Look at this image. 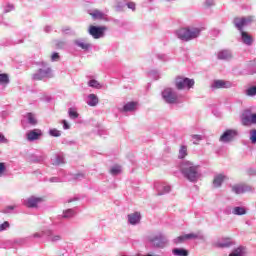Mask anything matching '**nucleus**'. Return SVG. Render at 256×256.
Segmentation results:
<instances>
[{
  "label": "nucleus",
  "instance_id": "nucleus-11",
  "mask_svg": "<svg viewBox=\"0 0 256 256\" xmlns=\"http://www.w3.org/2000/svg\"><path fill=\"white\" fill-rule=\"evenodd\" d=\"M253 113L251 111L246 110L242 114V125L249 127V125H253Z\"/></svg>",
  "mask_w": 256,
  "mask_h": 256
},
{
  "label": "nucleus",
  "instance_id": "nucleus-9",
  "mask_svg": "<svg viewBox=\"0 0 256 256\" xmlns=\"http://www.w3.org/2000/svg\"><path fill=\"white\" fill-rule=\"evenodd\" d=\"M42 136H43V131H41V129H33L26 134V139L28 141H37L41 139Z\"/></svg>",
  "mask_w": 256,
  "mask_h": 256
},
{
  "label": "nucleus",
  "instance_id": "nucleus-33",
  "mask_svg": "<svg viewBox=\"0 0 256 256\" xmlns=\"http://www.w3.org/2000/svg\"><path fill=\"white\" fill-rule=\"evenodd\" d=\"M73 215H75V213L73 212V210L69 209L66 210L63 214V219H69V217H73Z\"/></svg>",
  "mask_w": 256,
  "mask_h": 256
},
{
  "label": "nucleus",
  "instance_id": "nucleus-37",
  "mask_svg": "<svg viewBox=\"0 0 256 256\" xmlns=\"http://www.w3.org/2000/svg\"><path fill=\"white\" fill-rule=\"evenodd\" d=\"M247 95L253 96L256 95V86H252L247 90Z\"/></svg>",
  "mask_w": 256,
  "mask_h": 256
},
{
  "label": "nucleus",
  "instance_id": "nucleus-25",
  "mask_svg": "<svg viewBox=\"0 0 256 256\" xmlns=\"http://www.w3.org/2000/svg\"><path fill=\"white\" fill-rule=\"evenodd\" d=\"M0 84L1 85L9 84V75H7V74H0Z\"/></svg>",
  "mask_w": 256,
  "mask_h": 256
},
{
  "label": "nucleus",
  "instance_id": "nucleus-30",
  "mask_svg": "<svg viewBox=\"0 0 256 256\" xmlns=\"http://www.w3.org/2000/svg\"><path fill=\"white\" fill-rule=\"evenodd\" d=\"M68 113H69L70 119H77V117H79V113H77V111H75V109L73 108H70Z\"/></svg>",
  "mask_w": 256,
  "mask_h": 256
},
{
  "label": "nucleus",
  "instance_id": "nucleus-44",
  "mask_svg": "<svg viewBox=\"0 0 256 256\" xmlns=\"http://www.w3.org/2000/svg\"><path fill=\"white\" fill-rule=\"evenodd\" d=\"M252 125H256V114H252Z\"/></svg>",
  "mask_w": 256,
  "mask_h": 256
},
{
  "label": "nucleus",
  "instance_id": "nucleus-48",
  "mask_svg": "<svg viewBox=\"0 0 256 256\" xmlns=\"http://www.w3.org/2000/svg\"><path fill=\"white\" fill-rule=\"evenodd\" d=\"M229 256H241V253H232Z\"/></svg>",
  "mask_w": 256,
  "mask_h": 256
},
{
  "label": "nucleus",
  "instance_id": "nucleus-39",
  "mask_svg": "<svg viewBox=\"0 0 256 256\" xmlns=\"http://www.w3.org/2000/svg\"><path fill=\"white\" fill-rule=\"evenodd\" d=\"M127 7H128V9L135 11V7H136L135 2H128Z\"/></svg>",
  "mask_w": 256,
  "mask_h": 256
},
{
  "label": "nucleus",
  "instance_id": "nucleus-34",
  "mask_svg": "<svg viewBox=\"0 0 256 256\" xmlns=\"http://www.w3.org/2000/svg\"><path fill=\"white\" fill-rule=\"evenodd\" d=\"M50 135L52 137H61V132L57 129H52L50 130Z\"/></svg>",
  "mask_w": 256,
  "mask_h": 256
},
{
  "label": "nucleus",
  "instance_id": "nucleus-4",
  "mask_svg": "<svg viewBox=\"0 0 256 256\" xmlns=\"http://www.w3.org/2000/svg\"><path fill=\"white\" fill-rule=\"evenodd\" d=\"M175 85L179 91L185 89V87L191 89L195 85V80L178 76L175 80Z\"/></svg>",
  "mask_w": 256,
  "mask_h": 256
},
{
  "label": "nucleus",
  "instance_id": "nucleus-13",
  "mask_svg": "<svg viewBox=\"0 0 256 256\" xmlns=\"http://www.w3.org/2000/svg\"><path fill=\"white\" fill-rule=\"evenodd\" d=\"M128 221L130 225H137L141 221V213L135 212L128 215Z\"/></svg>",
  "mask_w": 256,
  "mask_h": 256
},
{
  "label": "nucleus",
  "instance_id": "nucleus-8",
  "mask_svg": "<svg viewBox=\"0 0 256 256\" xmlns=\"http://www.w3.org/2000/svg\"><path fill=\"white\" fill-rule=\"evenodd\" d=\"M237 137V132L236 130H226L221 136L219 141H221L222 143H229L231 141H233V139H235Z\"/></svg>",
  "mask_w": 256,
  "mask_h": 256
},
{
  "label": "nucleus",
  "instance_id": "nucleus-28",
  "mask_svg": "<svg viewBox=\"0 0 256 256\" xmlns=\"http://www.w3.org/2000/svg\"><path fill=\"white\" fill-rule=\"evenodd\" d=\"M27 117H28V123H30V125H37V119H35V116L33 115V113H28Z\"/></svg>",
  "mask_w": 256,
  "mask_h": 256
},
{
  "label": "nucleus",
  "instance_id": "nucleus-31",
  "mask_svg": "<svg viewBox=\"0 0 256 256\" xmlns=\"http://www.w3.org/2000/svg\"><path fill=\"white\" fill-rule=\"evenodd\" d=\"M111 175H119L121 173V167L120 166H114L110 169Z\"/></svg>",
  "mask_w": 256,
  "mask_h": 256
},
{
  "label": "nucleus",
  "instance_id": "nucleus-5",
  "mask_svg": "<svg viewBox=\"0 0 256 256\" xmlns=\"http://www.w3.org/2000/svg\"><path fill=\"white\" fill-rule=\"evenodd\" d=\"M107 26H93L90 25L88 32L89 35L93 37V39H101V37H105V31H107Z\"/></svg>",
  "mask_w": 256,
  "mask_h": 256
},
{
  "label": "nucleus",
  "instance_id": "nucleus-14",
  "mask_svg": "<svg viewBox=\"0 0 256 256\" xmlns=\"http://www.w3.org/2000/svg\"><path fill=\"white\" fill-rule=\"evenodd\" d=\"M247 19L246 18H235L234 19V25L238 28V31H243V27L247 25Z\"/></svg>",
  "mask_w": 256,
  "mask_h": 256
},
{
  "label": "nucleus",
  "instance_id": "nucleus-42",
  "mask_svg": "<svg viewBox=\"0 0 256 256\" xmlns=\"http://www.w3.org/2000/svg\"><path fill=\"white\" fill-rule=\"evenodd\" d=\"M64 129H70L69 123L66 120L62 121Z\"/></svg>",
  "mask_w": 256,
  "mask_h": 256
},
{
  "label": "nucleus",
  "instance_id": "nucleus-27",
  "mask_svg": "<svg viewBox=\"0 0 256 256\" xmlns=\"http://www.w3.org/2000/svg\"><path fill=\"white\" fill-rule=\"evenodd\" d=\"M185 157H187V147L181 146L179 151V159H185Z\"/></svg>",
  "mask_w": 256,
  "mask_h": 256
},
{
  "label": "nucleus",
  "instance_id": "nucleus-51",
  "mask_svg": "<svg viewBox=\"0 0 256 256\" xmlns=\"http://www.w3.org/2000/svg\"><path fill=\"white\" fill-rule=\"evenodd\" d=\"M55 239L58 240V239H59V236H56Z\"/></svg>",
  "mask_w": 256,
  "mask_h": 256
},
{
  "label": "nucleus",
  "instance_id": "nucleus-35",
  "mask_svg": "<svg viewBox=\"0 0 256 256\" xmlns=\"http://www.w3.org/2000/svg\"><path fill=\"white\" fill-rule=\"evenodd\" d=\"M9 227H11V225L9 224L8 221H5L0 225V231H5V229H9Z\"/></svg>",
  "mask_w": 256,
  "mask_h": 256
},
{
  "label": "nucleus",
  "instance_id": "nucleus-36",
  "mask_svg": "<svg viewBox=\"0 0 256 256\" xmlns=\"http://www.w3.org/2000/svg\"><path fill=\"white\" fill-rule=\"evenodd\" d=\"M184 241H187V238H185V235L183 236H178L176 239H175V243L177 245H179V243H183Z\"/></svg>",
  "mask_w": 256,
  "mask_h": 256
},
{
  "label": "nucleus",
  "instance_id": "nucleus-7",
  "mask_svg": "<svg viewBox=\"0 0 256 256\" xmlns=\"http://www.w3.org/2000/svg\"><path fill=\"white\" fill-rule=\"evenodd\" d=\"M149 241H150V243H152V245L154 247L163 248V247H165V245H167V239L161 234L150 237Z\"/></svg>",
  "mask_w": 256,
  "mask_h": 256
},
{
  "label": "nucleus",
  "instance_id": "nucleus-20",
  "mask_svg": "<svg viewBox=\"0 0 256 256\" xmlns=\"http://www.w3.org/2000/svg\"><path fill=\"white\" fill-rule=\"evenodd\" d=\"M231 52H229V51H227V50H224V51H220L219 53H218V59H220V60H223V61H225V60H227V59H231Z\"/></svg>",
  "mask_w": 256,
  "mask_h": 256
},
{
  "label": "nucleus",
  "instance_id": "nucleus-32",
  "mask_svg": "<svg viewBox=\"0 0 256 256\" xmlns=\"http://www.w3.org/2000/svg\"><path fill=\"white\" fill-rule=\"evenodd\" d=\"M186 241H189L191 239H199V234L197 233H190V234H185Z\"/></svg>",
  "mask_w": 256,
  "mask_h": 256
},
{
  "label": "nucleus",
  "instance_id": "nucleus-26",
  "mask_svg": "<svg viewBox=\"0 0 256 256\" xmlns=\"http://www.w3.org/2000/svg\"><path fill=\"white\" fill-rule=\"evenodd\" d=\"M225 85H226V83L223 80H216L214 82L215 89H223V88H225Z\"/></svg>",
  "mask_w": 256,
  "mask_h": 256
},
{
  "label": "nucleus",
  "instance_id": "nucleus-19",
  "mask_svg": "<svg viewBox=\"0 0 256 256\" xmlns=\"http://www.w3.org/2000/svg\"><path fill=\"white\" fill-rule=\"evenodd\" d=\"M88 99H90V101L88 102V105L90 107H96V105L99 103V98H97V95L95 94H90L88 96Z\"/></svg>",
  "mask_w": 256,
  "mask_h": 256
},
{
  "label": "nucleus",
  "instance_id": "nucleus-40",
  "mask_svg": "<svg viewBox=\"0 0 256 256\" xmlns=\"http://www.w3.org/2000/svg\"><path fill=\"white\" fill-rule=\"evenodd\" d=\"M52 61H59V53L55 52L51 56Z\"/></svg>",
  "mask_w": 256,
  "mask_h": 256
},
{
  "label": "nucleus",
  "instance_id": "nucleus-3",
  "mask_svg": "<svg viewBox=\"0 0 256 256\" xmlns=\"http://www.w3.org/2000/svg\"><path fill=\"white\" fill-rule=\"evenodd\" d=\"M53 77L51 67L47 64H42V66L33 74L32 79L34 81H43V79H49Z\"/></svg>",
  "mask_w": 256,
  "mask_h": 256
},
{
  "label": "nucleus",
  "instance_id": "nucleus-1",
  "mask_svg": "<svg viewBox=\"0 0 256 256\" xmlns=\"http://www.w3.org/2000/svg\"><path fill=\"white\" fill-rule=\"evenodd\" d=\"M176 33L181 41H192V39H197L201 35V28H180Z\"/></svg>",
  "mask_w": 256,
  "mask_h": 256
},
{
  "label": "nucleus",
  "instance_id": "nucleus-12",
  "mask_svg": "<svg viewBox=\"0 0 256 256\" xmlns=\"http://www.w3.org/2000/svg\"><path fill=\"white\" fill-rule=\"evenodd\" d=\"M43 202V198H39V197H30L28 198V200L26 201V207L33 209L35 207H37V205H39V203Z\"/></svg>",
  "mask_w": 256,
  "mask_h": 256
},
{
  "label": "nucleus",
  "instance_id": "nucleus-29",
  "mask_svg": "<svg viewBox=\"0 0 256 256\" xmlns=\"http://www.w3.org/2000/svg\"><path fill=\"white\" fill-rule=\"evenodd\" d=\"M90 15L93 19H103V13L99 10H95L93 13H90Z\"/></svg>",
  "mask_w": 256,
  "mask_h": 256
},
{
  "label": "nucleus",
  "instance_id": "nucleus-22",
  "mask_svg": "<svg viewBox=\"0 0 256 256\" xmlns=\"http://www.w3.org/2000/svg\"><path fill=\"white\" fill-rule=\"evenodd\" d=\"M75 45H77L81 49H84L85 51H87V49H89L91 47V45L89 43L83 42L81 40H76Z\"/></svg>",
  "mask_w": 256,
  "mask_h": 256
},
{
  "label": "nucleus",
  "instance_id": "nucleus-46",
  "mask_svg": "<svg viewBox=\"0 0 256 256\" xmlns=\"http://www.w3.org/2000/svg\"><path fill=\"white\" fill-rule=\"evenodd\" d=\"M192 137L193 139H197L198 141H201V136L199 135H193Z\"/></svg>",
  "mask_w": 256,
  "mask_h": 256
},
{
  "label": "nucleus",
  "instance_id": "nucleus-50",
  "mask_svg": "<svg viewBox=\"0 0 256 256\" xmlns=\"http://www.w3.org/2000/svg\"><path fill=\"white\" fill-rule=\"evenodd\" d=\"M34 237H40L38 233L34 234Z\"/></svg>",
  "mask_w": 256,
  "mask_h": 256
},
{
  "label": "nucleus",
  "instance_id": "nucleus-10",
  "mask_svg": "<svg viewBox=\"0 0 256 256\" xmlns=\"http://www.w3.org/2000/svg\"><path fill=\"white\" fill-rule=\"evenodd\" d=\"M232 191L236 195H243V193H247L251 191V187L245 185V184H236L232 186Z\"/></svg>",
  "mask_w": 256,
  "mask_h": 256
},
{
  "label": "nucleus",
  "instance_id": "nucleus-53",
  "mask_svg": "<svg viewBox=\"0 0 256 256\" xmlns=\"http://www.w3.org/2000/svg\"><path fill=\"white\" fill-rule=\"evenodd\" d=\"M3 213H7V210H3Z\"/></svg>",
  "mask_w": 256,
  "mask_h": 256
},
{
  "label": "nucleus",
  "instance_id": "nucleus-18",
  "mask_svg": "<svg viewBox=\"0 0 256 256\" xmlns=\"http://www.w3.org/2000/svg\"><path fill=\"white\" fill-rule=\"evenodd\" d=\"M233 215H247V209L245 207L237 206L232 210Z\"/></svg>",
  "mask_w": 256,
  "mask_h": 256
},
{
  "label": "nucleus",
  "instance_id": "nucleus-45",
  "mask_svg": "<svg viewBox=\"0 0 256 256\" xmlns=\"http://www.w3.org/2000/svg\"><path fill=\"white\" fill-rule=\"evenodd\" d=\"M169 191H171V186H165L164 193H169Z\"/></svg>",
  "mask_w": 256,
  "mask_h": 256
},
{
  "label": "nucleus",
  "instance_id": "nucleus-49",
  "mask_svg": "<svg viewBox=\"0 0 256 256\" xmlns=\"http://www.w3.org/2000/svg\"><path fill=\"white\" fill-rule=\"evenodd\" d=\"M6 209L13 210V209H15V207H13V206H8Z\"/></svg>",
  "mask_w": 256,
  "mask_h": 256
},
{
  "label": "nucleus",
  "instance_id": "nucleus-43",
  "mask_svg": "<svg viewBox=\"0 0 256 256\" xmlns=\"http://www.w3.org/2000/svg\"><path fill=\"white\" fill-rule=\"evenodd\" d=\"M5 171V163H0V173H4Z\"/></svg>",
  "mask_w": 256,
  "mask_h": 256
},
{
  "label": "nucleus",
  "instance_id": "nucleus-24",
  "mask_svg": "<svg viewBox=\"0 0 256 256\" xmlns=\"http://www.w3.org/2000/svg\"><path fill=\"white\" fill-rule=\"evenodd\" d=\"M230 245H231V242L229 241V238L225 239V243L216 242L214 244L215 247H220V248L230 247Z\"/></svg>",
  "mask_w": 256,
  "mask_h": 256
},
{
  "label": "nucleus",
  "instance_id": "nucleus-2",
  "mask_svg": "<svg viewBox=\"0 0 256 256\" xmlns=\"http://www.w3.org/2000/svg\"><path fill=\"white\" fill-rule=\"evenodd\" d=\"M199 166L193 165L191 162L182 164L181 171L188 181L195 182L199 179Z\"/></svg>",
  "mask_w": 256,
  "mask_h": 256
},
{
  "label": "nucleus",
  "instance_id": "nucleus-16",
  "mask_svg": "<svg viewBox=\"0 0 256 256\" xmlns=\"http://www.w3.org/2000/svg\"><path fill=\"white\" fill-rule=\"evenodd\" d=\"M223 181H225V175L223 174H218L214 177L213 179V185L216 189H218V187H221V185L223 184Z\"/></svg>",
  "mask_w": 256,
  "mask_h": 256
},
{
  "label": "nucleus",
  "instance_id": "nucleus-38",
  "mask_svg": "<svg viewBox=\"0 0 256 256\" xmlns=\"http://www.w3.org/2000/svg\"><path fill=\"white\" fill-rule=\"evenodd\" d=\"M250 135V141L256 143V130H251Z\"/></svg>",
  "mask_w": 256,
  "mask_h": 256
},
{
  "label": "nucleus",
  "instance_id": "nucleus-47",
  "mask_svg": "<svg viewBox=\"0 0 256 256\" xmlns=\"http://www.w3.org/2000/svg\"><path fill=\"white\" fill-rule=\"evenodd\" d=\"M206 3L208 5V7H210V5H213V0H207Z\"/></svg>",
  "mask_w": 256,
  "mask_h": 256
},
{
  "label": "nucleus",
  "instance_id": "nucleus-15",
  "mask_svg": "<svg viewBox=\"0 0 256 256\" xmlns=\"http://www.w3.org/2000/svg\"><path fill=\"white\" fill-rule=\"evenodd\" d=\"M242 42L245 45H253V36L249 35V33L242 31L241 32Z\"/></svg>",
  "mask_w": 256,
  "mask_h": 256
},
{
  "label": "nucleus",
  "instance_id": "nucleus-23",
  "mask_svg": "<svg viewBox=\"0 0 256 256\" xmlns=\"http://www.w3.org/2000/svg\"><path fill=\"white\" fill-rule=\"evenodd\" d=\"M88 85L89 87H93L94 89H101V87H103L101 83H99V81L97 80H90L88 82Z\"/></svg>",
  "mask_w": 256,
  "mask_h": 256
},
{
  "label": "nucleus",
  "instance_id": "nucleus-17",
  "mask_svg": "<svg viewBox=\"0 0 256 256\" xmlns=\"http://www.w3.org/2000/svg\"><path fill=\"white\" fill-rule=\"evenodd\" d=\"M172 253L175 256H189V251L183 248H175L172 250Z\"/></svg>",
  "mask_w": 256,
  "mask_h": 256
},
{
  "label": "nucleus",
  "instance_id": "nucleus-52",
  "mask_svg": "<svg viewBox=\"0 0 256 256\" xmlns=\"http://www.w3.org/2000/svg\"><path fill=\"white\" fill-rule=\"evenodd\" d=\"M144 256H153V255H151V254H147V255H144Z\"/></svg>",
  "mask_w": 256,
  "mask_h": 256
},
{
  "label": "nucleus",
  "instance_id": "nucleus-41",
  "mask_svg": "<svg viewBox=\"0 0 256 256\" xmlns=\"http://www.w3.org/2000/svg\"><path fill=\"white\" fill-rule=\"evenodd\" d=\"M0 143H7V139L3 134H0Z\"/></svg>",
  "mask_w": 256,
  "mask_h": 256
},
{
  "label": "nucleus",
  "instance_id": "nucleus-6",
  "mask_svg": "<svg viewBox=\"0 0 256 256\" xmlns=\"http://www.w3.org/2000/svg\"><path fill=\"white\" fill-rule=\"evenodd\" d=\"M162 97L164 101H166V103H177V94L173 92V89L171 88L164 89V91L162 92Z\"/></svg>",
  "mask_w": 256,
  "mask_h": 256
},
{
  "label": "nucleus",
  "instance_id": "nucleus-21",
  "mask_svg": "<svg viewBox=\"0 0 256 256\" xmlns=\"http://www.w3.org/2000/svg\"><path fill=\"white\" fill-rule=\"evenodd\" d=\"M137 107V102H128L123 107V111L129 112V111H135V108Z\"/></svg>",
  "mask_w": 256,
  "mask_h": 256
}]
</instances>
